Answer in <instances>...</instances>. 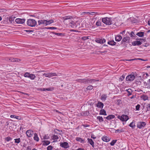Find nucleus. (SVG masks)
<instances>
[{
    "instance_id": "nucleus-1",
    "label": "nucleus",
    "mask_w": 150,
    "mask_h": 150,
    "mask_svg": "<svg viewBox=\"0 0 150 150\" xmlns=\"http://www.w3.org/2000/svg\"><path fill=\"white\" fill-rule=\"evenodd\" d=\"M73 17L69 16H66L62 17V19L63 20V22L64 24L69 27L70 26L74 28H79L80 26V21H78L75 22L71 20Z\"/></svg>"
},
{
    "instance_id": "nucleus-2",
    "label": "nucleus",
    "mask_w": 150,
    "mask_h": 150,
    "mask_svg": "<svg viewBox=\"0 0 150 150\" xmlns=\"http://www.w3.org/2000/svg\"><path fill=\"white\" fill-rule=\"evenodd\" d=\"M102 21L106 25H110L111 24L117 25V19L116 18H109L105 17L102 18Z\"/></svg>"
},
{
    "instance_id": "nucleus-3",
    "label": "nucleus",
    "mask_w": 150,
    "mask_h": 150,
    "mask_svg": "<svg viewBox=\"0 0 150 150\" xmlns=\"http://www.w3.org/2000/svg\"><path fill=\"white\" fill-rule=\"evenodd\" d=\"M99 81V80H95L94 79H83L78 80V82L83 83L84 84L95 83V85H94L95 86H97L96 85L98 84L97 82Z\"/></svg>"
},
{
    "instance_id": "nucleus-4",
    "label": "nucleus",
    "mask_w": 150,
    "mask_h": 150,
    "mask_svg": "<svg viewBox=\"0 0 150 150\" xmlns=\"http://www.w3.org/2000/svg\"><path fill=\"white\" fill-rule=\"evenodd\" d=\"M54 21L52 20H50L47 21L45 20H40L38 21V23L39 25L46 26L53 23Z\"/></svg>"
},
{
    "instance_id": "nucleus-5",
    "label": "nucleus",
    "mask_w": 150,
    "mask_h": 150,
    "mask_svg": "<svg viewBox=\"0 0 150 150\" xmlns=\"http://www.w3.org/2000/svg\"><path fill=\"white\" fill-rule=\"evenodd\" d=\"M27 24L29 26L35 27L37 24V22L34 19H29L27 22Z\"/></svg>"
},
{
    "instance_id": "nucleus-6",
    "label": "nucleus",
    "mask_w": 150,
    "mask_h": 150,
    "mask_svg": "<svg viewBox=\"0 0 150 150\" xmlns=\"http://www.w3.org/2000/svg\"><path fill=\"white\" fill-rule=\"evenodd\" d=\"M117 118L122 121H126L129 119L128 116L126 115H122L121 116L119 115Z\"/></svg>"
},
{
    "instance_id": "nucleus-7",
    "label": "nucleus",
    "mask_w": 150,
    "mask_h": 150,
    "mask_svg": "<svg viewBox=\"0 0 150 150\" xmlns=\"http://www.w3.org/2000/svg\"><path fill=\"white\" fill-rule=\"evenodd\" d=\"M135 78V76L132 74L128 75L126 78V80L127 81H133Z\"/></svg>"
},
{
    "instance_id": "nucleus-8",
    "label": "nucleus",
    "mask_w": 150,
    "mask_h": 150,
    "mask_svg": "<svg viewBox=\"0 0 150 150\" xmlns=\"http://www.w3.org/2000/svg\"><path fill=\"white\" fill-rule=\"evenodd\" d=\"M60 146L62 147L65 149H67L70 146L68 143L67 142H60L59 143Z\"/></svg>"
},
{
    "instance_id": "nucleus-9",
    "label": "nucleus",
    "mask_w": 150,
    "mask_h": 150,
    "mask_svg": "<svg viewBox=\"0 0 150 150\" xmlns=\"http://www.w3.org/2000/svg\"><path fill=\"white\" fill-rule=\"evenodd\" d=\"M57 75L55 73H44L43 74V76H45L49 78H51L52 76H57Z\"/></svg>"
},
{
    "instance_id": "nucleus-10",
    "label": "nucleus",
    "mask_w": 150,
    "mask_h": 150,
    "mask_svg": "<svg viewBox=\"0 0 150 150\" xmlns=\"http://www.w3.org/2000/svg\"><path fill=\"white\" fill-rule=\"evenodd\" d=\"M145 123L144 122H139L137 123V127L139 129L142 128L146 125Z\"/></svg>"
},
{
    "instance_id": "nucleus-11",
    "label": "nucleus",
    "mask_w": 150,
    "mask_h": 150,
    "mask_svg": "<svg viewBox=\"0 0 150 150\" xmlns=\"http://www.w3.org/2000/svg\"><path fill=\"white\" fill-rule=\"evenodd\" d=\"M95 41L98 43L103 44V43L105 42L106 40L103 38H98L96 39Z\"/></svg>"
},
{
    "instance_id": "nucleus-12",
    "label": "nucleus",
    "mask_w": 150,
    "mask_h": 150,
    "mask_svg": "<svg viewBox=\"0 0 150 150\" xmlns=\"http://www.w3.org/2000/svg\"><path fill=\"white\" fill-rule=\"evenodd\" d=\"M25 19L21 18H17L15 20L16 22L19 24H23L25 22Z\"/></svg>"
},
{
    "instance_id": "nucleus-13",
    "label": "nucleus",
    "mask_w": 150,
    "mask_h": 150,
    "mask_svg": "<svg viewBox=\"0 0 150 150\" xmlns=\"http://www.w3.org/2000/svg\"><path fill=\"white\" fill-rule=\"evenodd\" d=\"M26 133L28 137H31L33 136V131L30 130H28L26 131Z\"/></svg>"
},
{
    "instance_id": "nucleus-14",
    "label": "nucleus",
    "mask_w": 150,
    "mask_h": 150,
    "mask_svg": "<svg viewBox=\"0 0 150 150\" xmlns=\"http://www.w3.org/2000/svg\"><path fill=\"white\" fill-rule=\"evenodd\" d=\"M130 41L129 38L126 37L123 38L121 42L122 44H124L125 42H129Z\"/></svg>"
},
{
    "instance_id": "nucleus-15",
    "label": "nucleus",
    "mask_w": 150,
    "mask_h": 150,
    "mask_svg": "<svg viewBox=\"0 0 150 150\" xmlns=\"http://www.w3.org/2000/svg\"><path fill=\"white\" fill-rule=\"evenodd\" d=\"M144 85L148 88H150V79H149L147 83L146 82H144Z\"/></svg>"
},
{
    "instance_id": "nucleus-16",
    "label": "nucleus",
    "mask_w": 150,
    "mask_h": 150,
    "mask_svg": "<svg viewBox=\"0 0 150 150\" xmlns=\"http://www.w3.org/2000/svg\"><path fill=\"white\" fill-rule=\"evenodd\" d=\"M104 105L103 103L100 101H98L96 104V106L99 108H103Z\"/></svg>"
},
{
    "instance_id": "nucleus-17",
    "label": "nucleus",
    "mask_w": 150,
    "mask_h": 150,
    "mask_svg": "<svg viewBox=\"0 0 150 150\" xmlns=\"http://www.w3.org/2000/svg\"><path fill=\"white\" fill-rule=\"evenodd\" d=\"M132 45L134 46L139 45L142 44V42L140 41H138L132 42Z\"/></svg>"
},
{
    "instance_id": "nucleus-18",
    "label": "nucleus",
    "mask_w": 150,
    "mask_h": 150,
    "mask_svg": "<svg viewBox=\"0 0 150 150\" xmlns=\"http://www.w3.org/2000/svg\"><path fill=\"white\" fill-rule=\"evenodd\" d=\"M54 89V88L53 87H50L47 88H43L42 89H40V90L41 91H52Z\"/></svg>"
},
{
    "instance_id": "nucleus-19",
    "label": "nucleus",
    "mask_w": 150,
    "mask_h": 150,
    "mask_svg": "<svg viewBox=\"0 0 150 150\" xmlns=\"http://www.w3.org/2000/svg\"><path fill=\"white\" fill-rule=\"evenodd\" d=\"M122 39V37L120 35H117L115 37V40L116 41L119 42Z\"/></svg>"
},
{
    "instance_id": "nucleus-20",
    "label": "nucleus",
    "mask_w": 150,
    "mask_h": 150,
    "mask_svg": "<svg viewBox=\"0 0 150 150\" xmlns=\"http://www.w3.org/2000/svg\"><path fill=\"white\" fill-rule=\"evenodd\" d=\"M9 61L12 62H19L20 61L19 59L16 58H15L13 57H10L9 58Z\"/></svg>"
},
{
    "instance_id": "nucleus-21",
    "label": "nucleus",
    "mask_w": 150,
    "mask_h": 150,
    "mask_svg": "<svg viewBox=\"0 0 150 150\" xmlns=\"http://www.w3.org/2000/svg\"><path fill=\"white\" fill-rule=\"evenodd\" d=\"M102 139L103 141L104 142H108L110 141V139L108 138V137L104 136L102 138Z\"/></svg>"
},
{
    "instance_id": "nucleus-22",
    "label": "nucleus",
    "mask_w": 150,
    "mask_h": 150,
    "mask_svg": "<svg viewBox=\"0 0 150 150\" xmlns=\"http://www.w3.org/2000/svg\"><path fill=\"white\" fill-rule=\"evenodd\" d=\"M83 13H84L85 14L90 15L93 16V15L96 14L97 13L96 12H83Z\"/></svg>"
},
{
    "instance_id": "nucleus-23",
    "label": "nucleus",
    "mask_w": 150,
    "mask_h": 150,
    "mask_svg": "<svg viewBox=\"0 0 150 150\" xmlns=\"http://www.w3.org/2000/svg\"><path fill=\"white\" fill-rule=\"evenodd\" d=\"M129 126L132 128H134L135 126V121L134 120H133L132 122H131Z\"/></svg>"
},
{
    "instance_id": "nucleus-24",
    "label": "nucleus",
    "mask_w": 150,
    "mask_h": 150,
    "mask_svg": "<svg viewBox=\"0 0 150 150\" xmlns=\"http://www.w3.org/2000/svg\"><path fill=\"white\" fill-rule=\"evenodd\" d=\"M88 142L93 147L94 146V143L91 139H88Z\"/></svg>"
},
{
    "instance_id": "nucleus-25",
    "label": "nucleus",
    "mask_w": 150,
    "mask_h": 150,
    "mask_svg": "<svg viewBox=\"0 0 150 150\" xmlns=\"http://www.w3.org/2000/svg\"><path fill=\"white\" fill-rule=\"evenodd\" d=\"M57 96V97L63 100H65L66 98H67V97L66 98L64 95H63V94H58V95Z\"/></svg>"
},
{
    "instance_id": "nucleus-26",
    "label": "nucleus",
    "mask_w": 150,
    "mask_h": 150,
    "mask_svg": "<svg viewBox=\"0 0 150 150\" xmlns=\"http://www.w3.org/2000/svg\"><path fill=\"white\" fill-rule=\"evenodd\" d=\"M34 139L36 141L38 142L39 140V139L38 136V135L37 133H35L34 134V137H33Z\"/></svg>"
},
{
    "instance_id": "nucleus-27",
    "label": "nucleus",
    "mask_w": 150,
    "mask_h": 150,
    "mask_svg": "<svg viewBox=\"0 0 150 150\" xmlns=\"http://www.w3.org/2000/svg\"><path fill=\"white\" fill-rule=\"evenodd\" d=\"M100 114L104 115H106L105 111L104 109H101L100 111Z\"/></svg>"
},
{
    "instance_id": "nucleus-28",
    "label": "nucleus",
    "mask_w": 150,
    "mask_h": 150,
    "mask_svg": "<svg viewBox=\"0 0 150 150\" xmlns=\"http://www.w3.org/2000/svg\"><path fill=\"white\" fill-rule=\"evenodd\" d=\"M108 44L111 45H114L116 44V42H115L113 40H112L108 41Z\"/></svg>"
},
{
    "instance_id": "nucleus-29",
    "label": "nucleus",
    "mask_w": 150,
    "mask_h": 150,
    "mask_svg": "<svg viewBox=\"0 0 150 150\" xmlns=\"http://www.w3.org/2000/svg\"><path fill=\"white\" fill-rule=\"evenodd\" d=\"M42 142H43V145L44 146H47L50 144V141L47 140L43 141Z\"/></svg>"
},
{
    "instance_id": "nucleus-30",
    "label": "nucleus",
    "mask_w": 150,
    "mask_h": 150,
    "mask_svg": "<svg viewBox=\"0 0 150 150\" xmlns=\"http://www.w3.org/2000/svg\"><path fill=\"white\" fill-rule=\"evenodd\" d=\"M89 113L88 112L86 111L81 113V116H87L89 115Z\"/></svg>"
},
{
    "instance_id": "nucleus-31",
    "label": "nucleus",
    "mask_w": 150,
    "mask_h": 150,
    "mask_svg": "<svg viewBox=\"0 0 150 150\" xmlns=\"http://www.w3.org/2000/svg\"><path fill=\"white\" fill-rule=\"evenodd\" d=\"M115 116L114 115H108L107 117H106V119L108 120H111L112 119L114 118L115 117Z\"/></svg>"
},
{
    "instance_id": "nucleus-32",
    "label": "nucleus",
    "mask_w": 150,
    "mask_h": 150,
    "mask_svg": "<svg viewBox=\"0 0 150 150\" xmlns=\"http://www.w3.org/2000/svg\"><path fill=\"white\" fill-rule=\"evenodd\" d=\"M107 98V96L105 94H103L101 96L100 98L102 100L105 101Z\"/></svg>"
},
{
    "instance_id": "nucleus-33",
    "label": "nucleus",
    "mask_w": 150,
    "mask_h": 150,
    "mask_svg": "<svg viewBox=\"0 0 150 150\" xmlns=\"http://www.w3.org/2000/svg\"><path fill=\"white\" fill-rule=\"evenodd\" d=\"M141 98L144 100H146L148 99V97L146 95H143L142 96Z\"/></svg>"
},
{
    "instance_id": "nucleus-34",
    "label": "nucleus",
    "mask_w": 150,
    "mask_h": 150,
    "mask_svg": "<svg viewBox=\"0 0 150 150\" xmlns=\"http://www.w3.org/2000/svg\"><path fill=\"white\" fill-rule=\"evenodd\" d=\"M144 33L143 32H139L137 33L136 35L139 37H142L144 36Z\"/></svg>"
},
{
    "instance_id": "nucleus-35",
    "label": "nucleus",
    "mask_w": 150,
    "mask_h": 150,
    "mask_svg": "<svg viewBox=\"0 0 150 150\" xmlns=\"http://www.w3.org/2000/svg\"><path fill=\"white\" fill-rule=\"evenodd\" d=\"M76 140L77 141L80 142L81 143H83L84 142V140L80 137H76Z\"/></svg>"
},
{
    "instance_id": "nucleus-36",
    "label": "nucleus",
    "mask_w": 150,
    "mask_h": 150,
    "mask_svg": "<svg viewBox=\"0 0 150 150\" xmlns=\"http://www.w3.org/2000/svg\"><path fill=\"white\" fill-rule=\"evenodd\" d=\"M125 92H126L125 93H128V94H131L132 92V90L130 88H129L128 89H126L125 91Z\"/></svg>"
},
{
    "instance_id": "nucleus-37",
    "label": "nucleus",
    "mask_w": 150,
    "mask_h": 150,
    "mask_svg": "<svg viewBox=\"0 0 150 150\" xmlns=\"http://www.w3.org/2000/svg\"><path fill=\"white\" fill-rule=\"evenodd\" d=\"M35 77V75L33 74H30L29 78L31 80H34Z\"/></svg>"
},
{
    "instance_id": "nucleus-38",
    "label": "nucleus",
    "mask_w": 150,
    "mask_h": 150,
    "mask_svg": "<svg viewBox=\"0 0 150 150\" xmlns=\"http://www.w3.org/2000/svg\"><path fill=\"white\" fill-rule=\"evenodd\" d=\"M52 33L54 34L55 35H58V36H63L64 35L62 33H55L53 32H51Z\"/></svg>"
},
{
    "instance_id": "nucleus-39",
    "label": "nucleus",
    "mask_w": 150,
    "mask_h": 150,
    "mask_svg": "<svg viewBox=\"0 0 150 150\" xmlns=\"http://www.w3.org/2000/svg\"><path fill=\"white\" fill-rule=\"evenodd\" d=\"M97 119L100 122H101L103 121V119L102 117L99 116L97 117Z\"/></svg>"
},
{
    "instance_id": "nucleus-40",
    "label": "nucleus",
    "mask_w": 150,
    "mask_h": 150,
    "mask_svg": "<svg viewBox=\"0 0 150 150\" xmlns=\"http://www.w3.org/2000/svg\"><path fill=\"white\" fill-rule=\"evenodd\" d=\"M117 141V140H113L110 143V145L112 146L114 145L116 143Z\"/></svg>"
},
{
    "instance_id": "nucleus-41",
    "label": "nucleus",
    "mask_w": 150,
    "mask_h": 150,
    "mask_svg": "<svg viewBox=\"0 0 150 150\" xmlns=\"http://www.w3.org/2000/svg\"><path fill=\"white\" fill-rule=\"evenodd\" d=\"M96 25L97 26H99L101 25V22L99 21H98L96 22Z\"/></svg>"
},
{
    "instance_id": "nucleus-42",
    "label": "nucleus",
    "mask_w": 150,
    "mask_h": 150,
    "mask_svg": "<svg viewBox=\"0 0 150 150\" xmlns=\"http://www.w3.org/2000/svg\"><path fill=\"white\" fill-rule=\"evenodd\" d=\"M59 138L58 137L55 135H53L52 137V139L53 140H57Z\"/></svg>"
},
{
    "instance_id": "nucleus-43",
    "label": "nucleus",
    "mask_w": 150,
    "mask_h": 150,
    "mask_svg": "<svg viewBox=\"0 0 150 150\" xmlns=\"http://www.w3.org/2000/svg\"><path fill=\"white\" fill-rule=\"evenodd\" d=\"M30 74L29 73L26 72L24 74V76L25 77L29 78Z\"/></svg>"
},
{
    "instance_id": "nucleus-44",
    "label": "nucleus",
    "mask_w": 150,
    "mask_h": 150,
    "mask_svg": "<svg viewBox=\"0 0 150 150\" xmlns=\"http://www.w3.org/2000/svg\"><path fill=\"white\" fill-rule=\"evenodd\" d=\"M93 86H91V85L89 86H88L86 88V89L87 90H92V89H93Z\"/></svg>"
},
{
    "instance_id": "nucleus-45",
    "label": "nucleus",
    "mask_w": 150,
    "mask_h": 150,
    "mask_svg": "<svg viewBox=\"0 0 150 150\" xmlns=\"http://www.w3.org/2000/svg\"><path fill=\"white\" fill-rule=\"evenodd\" d=\"M15 140V142L16 143H19L20 142V138L16 139H14Z\"/></svg>"
},
{
    "instance_id": "nucleus-46",
    "label": "nucleus",
    "mask_w": 150,
    "mask_h": 150,
    "mask_svg": "<svg viewBox=\"0 0 150 150\" xmlns=\"http://www.w3.org/2000/svg\"><path fill=\"white\" fill-rule=\"evenodd\" d=\"M129 34L132 38L134 37L135 35L134 33L133 32H132L130 33Z\"/></svg>"
},
{
    "instance_id": "nucleus-47",
    "label": "nucleus",
    "mask_w": 150,
    "mask_h": 150,
    "mask_svg": "<svg viewBox=\"0 0 150 150\" xmlns=\"http://www.w3.org/2000/svg\"><path fill=\"white\" fill-rule=\"evenodd\" d=\"M141 106L139 104H138L136 106V109L137 110H139V108H140Z\"/></svg>"
},
{
    "instance_id": "nucleus-48",
    "label": "nucleus",
    "mask_w": 150,
    "mask_h": 150,
    "mask_svg": "<svg viewBox=\"0 0 150 150\" xmlns=\"http://www.w3.org/2000/svg\"><path fill=\"white\" fill-rule=\"evenodd\" d=\"M146 108L147 110H150V104H148L147 105Z\"/></svg>"
},
{
    "instance_id": "nucleus-49",
    "label": "nucleus",
    "mask_w": 150,
    "mask_h": 150,
    "mask_svg": "<svg viewBox=\"0 0 150 150\" xmlns=\"http://www.w3.org/2000/svg\"><path fill=\"white\" fill-rule=\"evenodd\" d=\"M53 147L51 146H48L47 148V150H52L53 149Z\"/></svg>"
},
{
    "instance_id": "nucleus-50",
    "label": "nucleus",
    "mask_w": 150,
    "mask_h": 150,
    "mask_svg": "<svg viewBox=\"0 0 150 150\" xmlns=\"http://www.w3.org/2000/svg\"><path fill=\"white\" fill-rule=\"evenodd\" d=\"M124 131V130L122 129H118L116 130L115 132H123Z\"/></svg>"
},
{
    "instance_id": "nucleus-51",
    "label": "nucleus",
    "mask_w": 150,
    "mask_h": 150,
    "mask_svg": "<svg viewBox=\"0 0 150 150\" xmlns=\"http://www.w3.org/2000/svg\"><path fill=\"white\" fill-rule=\"evenodd\" d=\"M54 132L55 133L60 134V133H59V132H60V131L58 129H55L54 131Z\"/></svg>"
},
{
    "instance_id": "nucleus-52",
    "label": "nucleus",
    "mask_w": 150,
    "mask_h": 150,
    "mask_svg": "<svg viewBox=\"0 0 150 150\" xmlns=\"http://www.w3.org/2000/svg\"><path fill=\"white\" fill-rule=\"evenodd\" d=\"M125 78V75H122L120 78V80L122 81L124 79V78Z\"/></svg>"
},
{
    "instance_id": "nucleus-53",
    "label": "nucleus",
    "mask_w": 150,
    "mask_h": 150,
    "mask_svg": "<svg viewBox=\"0 0 150 150\" xmlns=\"http://www.w3.org/2000/svg\"><path fill=\"white\" fill-rule=\"evenodd\" d=\"M12 139L9 137H7L6 138V140L8 142L10 141Z\"/></svg>"
},
{
    "instance_id": "nucleus-54",
    "label": "nucleus",
    "mask_w": 150,
    "mask_h": 150,
    "mask_svg": "<svg viewBox=\"0 0 150 150\" xmlns=\"http://www.w3.org/2000/svg\"><path fill=\"white\" fill-rule=\"evenodd\" d=\"M47 29H56L57 28L55 27H48L47 28Z\"/></svg>"
},
{
    "instance_id": "nucleus-55",
    "label": "nucleus",
    "mask_w": 150,
    "mask_h": 150,
    "mask_svg": "<svg viewBox=\"0 0 150 150\" xmlns=\"http://www.w3.org/2000/svg\"><path fill=\"white\" fill-rule=\"evenodd\" d=\"M143 76L144 77L146 78H147L148 76H149V75H148V74L146 73L144 74H143Z\"/></svg>"
},
{
    "instance_id": "nucleus-56",
    "label": "nucleus",
    "mask_w": 150,
    "mask_h": 150,
    "mask_svg": "<svg viewBox=\"0 0 150 150\" xmlns=\"http://www.w3.org/2000/svg\"><path fill=\"white\" fill-rule=\"evenodd\" d=\"M49 138V137L48 136L45 135L43 137V139H48Z\"/></svg>"
},
{
    "instance_id": "nucleus-57",
    "label": "nucleus",
    "mask_w": 150,
    "mask_h": 150,
    "mask_svg": "<svg viewBox=\"0 0 150 150\" xmlns=\"http://www.w3.org/2000/svg\"><path fill=\"white\" fill-rule=\"evenodd\" d=\"M82 40H85L88 39V38L87 37H83L82 38Z\"/></svg>"
},
{
    "instance_id": "nucleus-58",
    "label": "nucleus",
    "mask_w": 150,
    "mask_h": 150,
    "mask_svg": "<svg viewBox=\"0 0 150 150\" xmlns=\"http://www.w3.org/2000/svg\"><path fill=\"white\" fill-rule=\"evenodd\" d=\"M15 118L19 120H20L21 119V117L19 116H16L15 117Z\"/></svg>"
},
{
    "instance_id": "nucleus-59",
    "label": "nucleus",
    "mask_w": 150,
    "mask_h": 150,
    "mask_svg": "<svg viewBox=\"0 0 150 150\" xmlns=\"http://www.w3.org/2000/svg\"><path fill=\"white\" fill-rule=\"evenodd\" d=\"M16 116L14 115H11L10 116V117L11 118H15Z\"/></svg>"
},
{
    "instance_id": "nucleus-60",
    "label": "nucleus",
    "mask_w": 150,
    "mask_h": 150,
    "mask_svg": "<svg viewBox=\"0 0 150 150\" xmlns=\"http://www.w3.org/2000/svg\"><path fill=\"white\" fill-rule=\"evenodd\" d=\"M27 150H31V148L30 146L27 147Z\"/></svg>"
},
{
    "instance_id": "nucleus-61",
    "label": "nucleus",
    "mask_w": 150,
    "mask_h": 150,
    "mask_svg": "<svg viewBox=\"0 0 150 150\" xmlns=\"http://www.w3.org/2000/svg\"><path fill=\"white\" fill-rule=\"evenodd\" d=\"M25 31H26L27 32H31L33 31V30H25Z\"/></svg>"
},
{
    "instance_id": "nucleus-62",
    "label": "nucleus",
    "mask_w": 150,
    "mask_h": 150,
    "mask_svg": "<svg viewBox=\"0 0 150 150\" xmlns=\"http://www.w3.org/2000/svg\"><path fill=\"white\" fill-rule=\"evenodd\" d=\"M76 150H84V149H83L81 148H79L78 149H76Z\"/></svg>"
},
{
    "instance_id": "nucleus-63",
    "label": "nucleus",
    "mask_w": 150,
    "mask_h": 150,
    "mask_svg": "<svg viewBox=\"0 0 150 150\" xmlns=\"http://www.w3.org/2000/svg\"><path fill=\"white\" fill-rule=\"evenodd\" d=\"M91 138H93V139H95L96 138V137H94L92 135L91 136Z\"/></svg>"
},
{
    "instance_id": "nucleus-64",
    "label": "nucleus",
    "mask_w": 150,
    "mask_h": 150,
    "mask_svg": "<svg viewBox=\"0 0 150 150\" xmlns=\"http://www.w3.org/2000/svg\"><path fill=\"white\" fill-rule=\"evenodd\" d=\"M148 24L149 25H150V20H149L148 21Z\"/></svg>"
}]
</instances>
